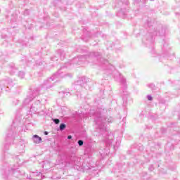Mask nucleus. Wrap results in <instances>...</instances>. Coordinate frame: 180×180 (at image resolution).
<instances>
[{
  "instance_id": "45",
  "label": "nucleus",
  "mask_w": 180,
  "mask_h": 180,
  "mask_svg": "<svg viewBox=\"0 0 180 180\" xmlns=\"http://www.w3.org/2000/svg\"><path fill=\"white\" fill-rule=\"evenodd\" d=\"M147 180H151L150 179H147Z\"/></svg>"
},
{
  "instance_id": "1",
  "label": "nucleus",
  "mask_w": 180,
  "mask_h": 180,
  "mask_svg": "<svg viewBox=\"0 0 180 180\" xmlns=\"http://www.w3.org/2000/svg\"><path fill=\"white\" fill-rule=\"evenodd\" d=\"M112 108L106 110L105 108H98L96 111L91 110L90 115H92L94 119V122L96 123V133H98L96 136H102L103 137V143L105 144V148H103L104 152H101L100 154L101 157H105V155H108L109 147L112 146L113 143V139H115V135L109 130V128L106 126V123H113L115 122V118L110 115V112Z\"/></svg>"
},
{
  "instance_id": "6",
  "label": "nucleus",
  "mask_w": 180,
  "mask_h": 180,
  "mask_svg": "<svg viewBox=\"0 0 180 180\" xmlns=\"http://www.w3.org/2000/svg\"><path fill=\"white\" fill-rule=\"evenodd\" d=\"M129 6V0H126L125 2L120 1L116 3L115 8H120V10L117 13V16L118 18H122L124 19L126 16H127V10L126 9V6Z\"/></svg>"
},
{
  "instance_id": "10",
  "label": "nucleus",
  "mask_w": 180,
  "mask_h": 180,
  "mask_svg": "<svg viewBox=\"0 0 180 180\" xmlns=\"http://www.w3.org/2000/svg\"><path fill=\"white\" fill-rule=\"evenodd\" d=\"M88 82H89V79L85 76L79 77L75 84V88L77 91H79L80 88H86V84H88Z\"/></svg>"
},
{
  "instance_id": "4",
  "label": "nucleus",
  "mask_w": 180,
  "mask_h": 180,
  "mask_svg": "<svg viewBox=\"0 0 180 180\" xmlns=\"http://www.w3.org/2000/svg\"><path fill=\"white\" fill-rule=\"evenodd\" d=\"M21 120L22 116L16 115L15 119L13 121V124L8 129L6 136L4 150H9V146L13 143V140H15V134H16L18 129H19V126H20Z\"/></svg>"
},
{
  "instance_id": "34",
  "label": "nucleus",
  "mask_w": 180,
  "mask_h": 180,
  "mask_svg": "<svg viewBox=\"0 0 180 180\" xmlns=\"http://www.w3.org/2000/svg\"><path fill=\"white\" fill-rule=\"evenodd\" d=\"M44 136H49V131H45L44 132Z\"/></svg>"
},
{
  "instance_id": "2",
  "label": "nucleus",
  "mask_w": 180,
  "mask_h": 180,
  "mask_svg": "<svg viewBox=\"0 0 180 180\" xmlns=\"http://www.w3.org/2000/svg\"><path fill=\"white\" fill-rule=\"evenodd\" d=\"M95 60L104 65H108V64H109L108 60L103 58L102 54L99 52H90L87 55H80L77 58H74L71 63H65V65L62 66L56 73L52 75V77L44 80L41 85V88L44 89H50V88L54 86V83H52L51 81H56V79H60V78H64V77H72L70 74L65 75L62 72L64 68H67L68 65H71L72 63H77V64H79V65L82 64V63H85V61H87V63H95Z\"/></svg>"
},
{
  "instance_id": "26",
  "label": "nucleus",
  "mask_w": 180,
  "mask_h": 180,
  "mask_svg": "<svg viewBox=\"0 0 180 180\" xmlns=\"http://www.w3.org/2000/svg\"><path fill=\"white\" fill-rule=\"evenodd\" d=\"M19 103V101L18 100H16V99H14L12 102V105L13 106H16V105H18Z\"/></svg>"
},
{
  "instance_id": "28",
  "label": "nucleus",
  "mask_w": 180,
  "mask_h": 180,
  "mask_svg": "<svg viewBox=\"0 0 180 180\" xmlns=\"http://www.w3.org/2000/svg\"><path fill=\"white\" fill-rule=\"evenodd\" d=\"M148 171H150V172H153V171H154V165H149Z\"/></svg>"
},
{
  "instance_id": "12",
  "label": "nucleus",
  "mask_w": 180,
  "mask_h": 180,
  "mask_svg": "<svg viewBox=\"0 0 180 180\" xmlns=\"http://www.w3.org/2000/svg\"><path fill=\"white\" fill-rule=\"evenodd\" d=\"M58 57H60V60H64L65 58V52L62 49H58L56 53V56L51 58L52 61H58Z\"/></svg>"
},
{
  "instance_id": "7",
  "label": "nucleus",
  "mask_w": 180,
  "mask_h": 180,
  "mask_svg": "<svg viewBox=\"0 0 180 180\" xmlns=\"http://www.w3.org/2000/svg\"><path fill=\"white\" fill-rule=\"evenodd\" d=\"M15 82L12 79L7 78L4 81L0 82V89L1 91H5L6 92H9L11 88H13Z\"/></svg>"
},
{
  "instance_id": "33",
  "label": "nucleus",
  "mask_w": 180,
  "mask_h": 180,
  "mask_svg": "<svg viewBox=\"0 0 180 180\" xmlns=\"http://www.w3.org/2000/svg\"><path fill=\"white\" fill-rule=\"evenodd\" d=\"M24 15H29V10L25 9V11H24Z\"/></svg>"
},
{
  "instance_id": "39",
  "label": "nucleus",
  "mask_w": 180,
  "mask_h": 180,
  "mask_svg": "<svg viewBox=\"0 0 180 180\" xmlns=\"http://www.w3.org/2000/svg\"><path fill=\"white\" fill-rule=\"evenodd\" d=\"M161 131H162V134H164V133H165V131H167V130L166 129H161Z\"/></svg>"
},
{
  "instance_id": "21",
  "label": "nucleus",
  "mask_w": 180,
  "mask_h": 180,
  "mask_svg": "<svg viewBox=\"0 0 180 180\" xmlns=\"http://www.w3.org/2000/svg\"><path fill=\"white\" fill-rule=\"evenodd\" d=\"M18 75L19 78H20L21 79H23V78H25V76L26 75V74L23 71H20L18 72Z\"/></svg>"
},
{
  "instance_id": "46",
  "label": "nucleus",
  "mask_w": 180,
  "mask_h": 180,
  "mask_svg": "<svg viewBox=\"0 0 180 180\" xmlns=\"http://www.w3.org/2000/svg\"><path fill=\"white\" fill-rule=\"evenodd\" d=\"M150 1H154V0H150Z\"/></svg>"
},
{
  "instance_id": "44",
  "label": "nucleus",
  "mask_w": 180,
  "mask_h": 180,
  "mask_svg": "<svg viewBox=\"0 0 180 180\" xmlns=\"http://www.w3.org/2000/svg\"><path fill=\"white\" fill-rule=\"evenodd\" d=\"M163 174H167V172H164Z\"/></svg>"
},
{
  "instance_id": "3",
  "label": "nucleus",
  "mask_w": 180,
  "mask_h": 180,
  "mask_svg": "<svg viewBox=\"0 0 180 180\" xmlns=\"http://www.w3.org/2000/svg\"><path fill=\"white\" fill-rule=\"evenodd\" d=\"M148 26V33L143 38L142 42L146 46L152 49L151 53H155L154 51V42L155 41V36H160L164 37L165 36V27H162V25H154V22L151 19H148L146 21Z\"/></svg>"
},
{
  "instance_id": "35",
  "label": "nucleus",
  "mask_w": 180,
  "mask_h": 180,
  "mask_svg": "<svg viewBox=\"0 0 180 180\" xmlns=\"http://www.w3.org/2000/svg\"><path fill=\"white\" fill-rule=\"evenodd\" d=\"M71 139H72V136L68 135V140H71Z\"/></svg>"
},
{
  "instance_id": "22",
  "label": "nucleus",
  "mask_w": 180,
  "mask_h": 180,
  "mask_svg": "<svg viewBox=\"0 0 180 180\" xmlns=\"http://www.w3.org/2000/svg\"><path fill=\"white\" fill-rule=\"evenodd\" d=\"M41 101L40 100H37L34 104L31 105V109H33V108H36V105H40Z\"/></svg>"
},
{
  "instance_id": "38",
  "label": "nucleus",
  "mask_w": 180,
  "mask_h": 180,
  "mask_svg": "<svg viewBox=\"0 0 180 180\" xmlns=\"http://www.w3.org/2000/svg\"><path fill=\"white\" fill-rule=\"evenodd\" d=\"M41 75H43V72H39V77H41Z\"/></svg>"
},
{
  "instance_id": "8",
  "label": "nucleus",
  "mask_w": 180,
  "mask_h": 180,
  "mask_svg": "<svg viewBox=\"0 0 180 180\" xmlns=\"http://www.w3.org/2000/svg\"><path fill=\"white\" fill-rule=\"evenodd\" d=\"M40 94V88H36L29 93V95L27 96V98L24 100L22 105L23 106H27L30 102H32V99H34L36 96H39Z\"/></svg>"
},
{
  "instance_id": "30",
  "label": "nucleus",
  "mask_w": 180,
  "mask_h": 180,
  "mask_svg": "<svg viewBox=\"0 0 180 180\" xmlns=\"http://www.w3.org/2000/svg\"><path fill=\"white\" fill-rule=\"evenodd\" d=\"M89 37H91V35H88L86 38L82 37V39L84 40V41H88V40H89Z\"/></svg>"
},
{
  "instance_id": "27",
  "label": "nucleus",
  "mask_w": 180,
  "mask_h": 180,
  "mask_svg": "<svg viewBox=\"0 0 180 180\" xmlns=\"http://www.w3.org/2000/svg\"><path fill=\"white\" fill-rule=\"evenodd\" d=\"M77 143H78V146H79V147H82V146H84V141L79 139V140L77 141Z\"/></svg>"
},
{
  "instance_id": "9",
  "label": "nucleus",
  "mask_w": 180,
  "mask_h": 180,
  "mask_svg": "<svg viewBox=\"0 0 180 180\" xmlns=\"http://www.w3.org/2000/svg\"><path fill=\"white\" fill-rule=\"evenodd\" d=\"M162 57L169 58V51H171V46H169L168 39H163L162 41Z\"/></svg>"
},
{
  "instance_id": "43",
  "label": "nucleus",
  "mask_w": 180,
  "mask_h": 180,
  "mask_svg": "<svg viewBox=\"0 0 180 180\" xmlns=\"http://www.w3.org/2000/svg\"><path fill=\"white\" fill-rule=\"evenodd\" d=\"M18 157H19V155H18L17 157H15L16 160H18Z\"/></svg>"
},
{
  "instance_id": "11",
  "label": "nucleus",
  "mask_w": 180,
  "mask_h": 180,
  "mask_svg": "<svg viewBox=\"0 0 180 180\" xmlns=\"http://www.w3.org/2000/svg\"><path fill=\"white\" fill-rule=\"evenodd\" d=\"M2 174H3V178H4V179H8L9 178V176H15L16 178V176H18V175H16V172H18V169L15 168H11V169H3L1 171Z\"/></svg>"
},
{
  "instance_id": "25",
  "label": "nucleus",
  "mask_w": 180,
  "mask_h": 180,
  "mask_svg": "<svg viewBox=\"0 0 180 180\" xmlns=\"http://www.w3.org/2000/svg\"><path fill=\"white\" fill-rule=\"evenodd\" d=\"M147 1V0H135L134 1V4H139L140 2H142L143 4H146V2Z\"/></svg>"
},
{
  "instance_id": "14",
  "label": "nucleus",
  "mask_w": 180,
  "mask_h": 180,
  "mask_svg": "<svg viewBox=\"0 0 180 180\" xmlns=\"http://www.w3.org/2000/svg\"><path fill=\"white\" fill-rule=\"evenodd\" d=\"M66 164H68V165H70V167H74V165H75V160H74V157L69 156L67 158Z\"/></svg>"
},
{
  "instance_id": "16",
  "label": "nucleus",
  "mask_w": 180,
  "mask_h": 180,
  "mask_svg": "<svg viewBox=\"0 0 180 180\" xmlns=\"http://www.w3.org/2000/svg\"><path fill=\"white\" fill-rule=\"evenodd\" d=\"M121 169H122V164L118 163L115 167L112 168V172H114V174H116V172H120Z\"/></svg>"
},
{
  "instance_id": "42",
  "label": "nucleus",
  "mask_w": 180,
  "mask_h": 180,
  "mask_svg": "<svg viewBox=\"0 0 180 180\" xmlns=\"http://www.w3.org/2000/svg\"><path fill=\"white\" fill-rule=\"evenodd\" d=\"M49 22H46V26H49Z\"/></svg>"
},
{
  "instance_id": "23",
  "label": "nucleus",
  "mask_w": 180,
  "mask_h": 180,
  "mask_svg": "<svg viewBox=\"0 0 180 180\" xmlns=\"http://www.w3.org/2000/svg\"><path fill=\"white\" fill-rule=\"evenodd\" d=\"M159 103H160L161 105H167V100L164 98H160L159 100Z\"/></svg>"
},
{
  "instance_id": "18",
  "label": "nucleus",
  "mask_w": 180,
  "mask_h": 180,
  "mask_svg": "<svg viewBox=\"0 0 180 180\" xmlns=\"http://www.w3.org/2000/svg\"><path fill=\"white\" fill-rule=\"evenodd\" d=\"M147 87L150 88L151 91H158V87L155 86L153 83L147 84Z\"/></svg>"
},
{
  "instance_id": "37",
  "label": "nucleus",
  "mask_w": 180,
  "mask_h": 180,
  "mask_svg": "<svg viewBox=\"0 0 180 180\" xmlns=\"http://www.w3.org/2000/svg\"><path fill=\"white\" fill-rule=\"evenodd\" d=\"M147 175V172H143V173H142V176H143V178H144V176H146Z\"/></svg>"
},
{
  "instance_id": "13",
  "label": "nucleus",
  "mask_w": 180,
  "mask_h": 180,
  "mask_svg": "<svg viewBox=\"0 0 180 180\" xmlns=\"http://www.w3.org/2000/svg\"><path fill=\"white\" fill-rule=\"evenodd\" d=\"M8 72L10 75H15V72H18V68L15 66V63H11L8 66Z\"/></svg>"
},
{
  "instance_id": "40",
  "label": "nucleus",
  "mask_w": 180,
  "mask_h": 180,
  "mask_svg": "<svg viewBox=\"0 0 180 180\" xmlns=\"http://www.w3.org/2000/svg\"><path fill=\"white\" fill-rule=\"evenodd\" d=\"M170 150H174V145H171V148H170Z\"/></svg>"
},
{
  "instance_id": "24",
  "label": "nucleus",
  "mask_w": 180,
  "mask_h": 180,
  "mask_svg": "<svg viewBox=\"0 0 180 180\" xmlns=\"http://www.w3.org/2000/svg\"><path fill=\"white\" fill-rule=\"evenodd\" d=\"M52 120H53V123H55V124H60V119H58V118H53Z\"/></svg>"
},
{
  "instance_id": "29",
  "label": "nucleus",
  "mask_w": 180,
  "mask_h": 180,
  "mask_svg": "<svg viewBox=\"0 0 180 180\" xmlns=\"http://www.w3.org/2000/svg\"><path fill=\"white\" fill-rule=\"evenodd\" d=\"M61 94H63V96H67L68 95H71V94L70 93V91H62Z\"/></svg>"
},
{
  "instance_id": "41",
  "label": "nucleus",
  "mask_w": 180,
  "mask_h": 180,
  "mask_svg": "<svg viewBox=\"0 0 180 180\" xmlns=\"http://www.w3.org/2000/svg\"><path fill=\"white\" fill-rule=\"evenodd\" d=\"M139 150H143V146H140V148H139Z\"/></svg>"
},
{
  "instance_id": "32",
  "label": "nucleus",
  "mask_w": 180,
  "mask_h": 180,
  "mask_svg": "<svg viewBox=\"0 0 180 180\" xmlns=\"http://www.w3.org/2000/svg\"><path fill=\"white\" fill-rule=\"evenodd\" d=\"M148 101H153V96L152 95H148L147 96Z\"/></svg>"
},
{
  "instance_id": "5",
  "label": "nucleus",
  "mask_w": 180,
  "mask_h": 180,
  "mask_svg": "<svg viewBox=\"0 0 180 180\" xmlns=\"http://www.w3.org/2000/svg\"><path fill=\"white\" fill-rule=\"evenodd\" d=\"M119 78H120V82L121 84L122 88V96L123 100V105L124 106H126L127 104V96H129V93H127V83L126 82V79L124 75H122V73H119Z\"/></svg>"
},
{
  "instance_id": "20",
  "label": "nucleus",
  "mask_w": 180,
  "mask_h": 180,
  "mask_svg": "<svg viewBox=\"0 0 180 180\" xmlns=\"http://www.w3.org/2000/svg\"><path fill=\"white\" fill-rule=\"evenodd\" d=\"M15 22H18V15L13 14L11 15V23H15Z\"/></svg>"
},
{
  "instance_id": "31",
  "label": "nucleus",
  "mask_w": 180,
  "mask_h": 180,
  "mask_svg": "<svg viewBox=\"0 0 180 180\" xmlns=\"http://www.w3.org/2000/svg\"><path fill=\"white\" fill-rule=\"evenodd\" d=\"M116 144L117 145L113 146V149L115 150V151H116V150L119 148V146H117V144H119V142H117Z\"/></svg>"
},
{
  "instance_id": "19",
  "label": "nucleus",
  "mask_w": 180,
  "mask_h": 180,
  "mask_svg": "<svg viewBox=\"0 0 180 180\" xmlns=\"http://www.w3.org/2000/svg\"><path fill=\"white\" fill-rule=\"evenodd\" d=\"M65 129H67V124L64 123H60L58 131H64Z\"/></svg>"
},
{
  "instance_id": "36",
  "label": "nucleus",
  "mask_w": 180,
  "mask_h": 180,
  "mask_svg": "<svg viewBox=\"0 0 180 180\" xmlns=\"http://www.w3.org/2000/svg\"><path fill=\"white\" fill-rule=\"evenodd\" d=\"M175 84H176L177 85H179V86H180V81H176Z\"/></svg>"
},
{
  "instance_id": "17",
  "label": "nucleus",
  "mask_w": 180,
  "mask_h": 180,
  "mask_svg": "<svg viewBox=\"0 0 180 180\" xmlns=\"http://www.w3.org/2000/svg\"><path fill=\"white\" fill-rule=\"evenodd\" d=\"M33 141L34 143H36V144H40V143H41V137L39 136L37 134H35L33 136Z\"/></svg>"
},
{
  "instance_id": "15",
  "label": "nucleus",
  "mask_w": 180,
  "mask_h": 180,
  "mask_svg": "<svg viewBox=\"0 0 180 180\" xmlns=\"http://www.w3.org/2000/svg\"><path fill=\"white\" fill-rule=\"evenodd\" d=\"M94 153V150L92 149L91 147H87L85 150H84V154L86 155H88L89 157H91L92 154Z\"/></svg>"
}]
</instances>
